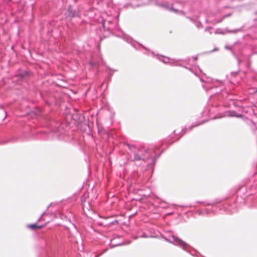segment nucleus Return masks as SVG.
<instances>
[{"label": "nucleus", "mask_w": 257, "mask_h": 257, "mask_svg": "<svg viewBox=\"0 0 257 257\" xmlns=\"http://www.w3.org/2000/svg\"><path fill=\"white\" fill-rule=\"evenodd\" d=\"M44 225H37L36 224H29L28 227L32 229H40L44 227Z\"/></svg>", "instance_id": "nucleus-1"}, {"label": "nucleus", "mask_w": 257, "mask_h": 257, "mask_svg": "<svg viewBox=\"0 0 257 257\" xmlns=\"http://www.w3.org/2000/svg\"><path fill=\"white\" fill-rule=\"evenodd\" d=\"M173 237L174 239V240L178 243L179 244L181 245H183V246H185L186 245V243L184 242L183 240H182L181 239H180L179 238L177 237H176V236H173Z\"/></svg>", "instance_id": "nucleus-2"}, {"label": "nucleus", "mask_w": 257, "mask_h": 257, "mask_svg": "<svg viewBox=\"0 0 257 257\" xmlns=\"http://www.w3.org/2000/svg\"><path fill=\"white\" fill-rule=\"evenodd\" d=\"M135 159L137 160H139L141 159V158L138 155H136L135 157Z\"/></svg>", "instance_id": "nucleus-3"}]
</instances>
